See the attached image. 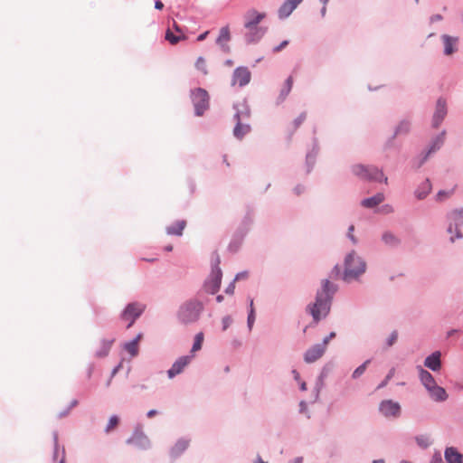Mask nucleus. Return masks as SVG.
Returning <instances> with one entry per match:
<instances>
[{
  "label": "nucleus",
  "instance_id": "nucleus-1",
  "mask_svg": "<svg viewBox=\"0 0 463 463\" xmlns=\"http://www.w3.org/2000/svg\"><path fill=\"white\" fill-rule=\"evenodd\" d=\"M335 290V287L328 279L323 280L322 289L317 293L315 303L307 307V310L316 323L328 315L332 296Z\"/></svg>",
  "mask_w": 463,
  "mask_h": 463
},
{
  "label": "nucleus",
  "instance_id": "nucleus-2",
  "mask_svg": "<svg viewBox=\"0 0 463 463\" xmlns=\"http://www.w3.org/2000/svg\"><path fill=\"white\" fill-rule=\"evenodd\" d=\"M265 13H259L258 11L251 9L249 10L244 15V27L249 31L246 34L247 41L253 43L259 40L263 32L258 27V24L265 18Z\"/></svg>",
  "mask_w": 463,
  "mask_h": 463
},
{
  "label": "nucleus",
  "instance_id": "nucleus-3",
  "mask_svg": "<svg viewBox=\"0 0 463 463\" xmlns=\"http://www.w3.org/2000/svg\"><path fill=\"white\" fill-rule=\"evenodd\" d=\"M365 262L355 252H351L345 258V267L344 272V279L350 281L356 279L365 271Z\"/></svg>",
  "mask_w": 463,
  "mask_h": 463
},
{
  "label": "nucleus",
  "instance_id": "nucleus-4",
  "mask_svg": "<svg viewBox=\"0 0 463 463\" xmlns=\"http://www.w3.org/2000/svg\"><path fill=\"white\" fill-rule=\"evenodd\" d=\"M203 306L198 301H188L179 309L178 318L184 324L195 322L201 314Z\"/></svg>",
  "mask_w": 463,
  "mask_h": 463
},
{
  "label": "nucleus",
  "instance_id": "nucleus-5",
  "mask_svg": "<svg viewBox=\"0 0 463 463\" xmlns=\"http://www.w3.org/2000/svg\"><path fill=\"white\" fill-rule=\"evenodd\" d=\"M353 173L361 179L368 181H377L387 183L385 177L381 170L377 167L364 165H355L352 168Z\"/></svg>",
  "mask_w": 463,
  "mask_h": 463
},
{
  "label": "nucleus",
  "instance_id": "nucleus-6",
  "mask_svg": "<svg viewBox=\"0 0 463 463\" xmlns=\"http://www.w3.org/2000/svg\"><path fill=\"white\" fill-rule=\"evenodd\" d=\"M192 101L197 116H202L209 108V95L203 89L198 88L192 91Z\"/></svg>",
  "mask_w": 463,
  "mask_h": 463
},
{
  "label": "nucleus",
  "instance_id": "nucleus-7",
  "mask_svg": "<svg viewBox=\"0 0 463 463\" xmlns=\"http://www.w3.org/2000/svg\"><path fill=\"white\" fill-rule=\"evenodd\" d=\"M145 305L137 302L130 303L126 307L121 314V318L122 320L128 322V328L132 326L136 319L141 316L145 310Z\"/></svg>",
  "mask_w": 463,
  "mask_h": 463
},
{
  "label": "nucleus",
  "instance_id": "nucleus-8",
  "mask_svg": "<svg viewBox=\"0 0 463 463\" xmlns=\"http://www.w3.org/2000/svg\"><path fill=\"white\" fill-rule=\"evenodd\" d=\"M220 260L217 257L216 265L213 268L209 279L205 282V288L207 292L211 294L216 293L221 286L222 281V270L219 267Z\"/></svg>",
  "mask_w": 463,
  "mask_h": 463
},
{
  "label": "nucleus",
  "instance_id": "nucleus-9",
  "mask_svg": "<svg viewBox=\"0 0 463 463\" xmlns=\"http://www.w3.org/2000/svg\"><path fill=\"white\" fill-rule=\"evenodd\" d=\"M449 219L450 223L448 228V232H455L457 238H461L462 234L459 228L463 226V209L453 211L449 215Z\"/></svg>",
  "mask_w": 463,
  "mask_h": 463
},
{
  "label": "nucleus",
  "instance_id": "nucleus-10",
  "mask_svg": "<svg viewBox=\"0 0 463 463\" xmlns=\"http://www.w3.org/2000/svg\"><path fill=\"white\" fill-rule=\"evenodd\" d=\"M326 347L325 345L321 344H316L309 347L305 354H304V360L307 364H312L318 359H320L324 354L326 353Z\"/></svg>",
  "mask_w": 463,
  "mask_h": 463
},
{
  "label": "nucleus",
  "instance_id": "nucleus-11",
  "mask_svg": "<svg viewBox=\"0 0 463 463\" xmlns=\"http://www.w3.org/2000/svg\"><path fill=\"white\" fill-rule=\"evenodd\" d=\"M251 78L250 71L246 67L237 68L232 75V85L243 87L247 85Z\"/></svg>",
  "mask_w": 463,
  "mask_h": 463
},
{
  "label": "nucleus",
  "instance_id": "nucleus-12",
  "mask_svg": "<svg viewBox=\"0 0 463 463\" xmlns=\"http://www.w3.org/2000/svg\"><path fill=\"white\" fill-rule=\"evenodd\" d=\"M380 411L385 417H397L400 415L401 407L392 401H383L380 405Z\"/></svg>",
  "mask_w": 463,
  "mask_h": 463
},
{
  "label": "nucleus",
  "instance_id": "nucleus-13",
  "mask_svg": "<svg viewBox=\"0 0 463 463\" xmlns=\"http://www.w3.org/2000/svg\"><path fill=\"white\" fill-rule=\"evenodd\" d=\"M447 114L446 101L442 99H439L436 104V109L433 115L432 125L434 128H438Z\"/></svg>",
  "mask_w": 463,
  "mask_h": 463
},
{
  "label": "nucleus",
  "instance_id": "nucleus-14",
  "mask_svg": "<svg viewBox=\"0 0 463 463\" xmlns=\"http://www.w3.org/2000/svg\"><path fill=\"white\" fill-rule=\"evenodd\" d=\"M190 360L191 358L189 356L178 358L167 372L169 378H173L182 373L184 368L190 363Z\"/></svg>",
  "mask_w": 463,
  "mask_h": 463
},
{
  "label": "nucleus",
  "instance_id": "nucleus-15",
  "mask_svg": "<svg viewBox=\"0 0 463 463\" xmlns=\"http://www.w3.org/2000/svg\"><path fill=\"white\" fill-rule=\"evenodd\" d=\"M231 40V33L229 26H223L220 30L219 36L216 40V43L222 50L225 52H228L230 51V47L228 45L229 41Z\"/></svg>",
  "mask_w": 463,
  "mask_h": 463
},
{
  "label": "nucleus",
  "instance_id": "nucleus-16",
  "mask_svg": "<svg viewBox=\"0 0 463 463\" xmlns=\"http://www.w3.org/2000/svg\"><path fill=\"white\" fill-rule=\"evenodd\" d=\"M234 119L236 120V126L233 129V135L238 139H241L246 134H248L250 130V128L248 124H243L241 120L240 113H236L234 115Z\"/></svg>",
  "mask_w": 463,
  "mask_h": 463
},
{
  "label": "nucleus",
  "instance_id": "nucleus-17",
  "mask_svg": "<svg viewBox=\"0 0 463 463\" xmlns=\"http://www.w3.org/2000/svg\"><path fill=\"white\" fill-rule=\"evenodd\" d=\"M303 0H287L279 10L280 18L288 17Z\"/></svg>",
  "mask_w": 463,
  "mask_h": 463
},
{
  "label": "nucleus",
  "instance_id": "nucleus-18",
  "mask_svg": "<svg viewBox=\"0 0 463 463\" xmlns=\"http://www.w3.org/2000/svg\"><path fill=\"white\" fill-rule=\"evenodd\" d=\"M444 44V53L451 55L457 51L458 38L449 35H442L441 37Z\"/></svg>",
  "mask_w": 463,
  "mask_h": 463
},
{
  "label": "nucleus",
  "instance_id": "nucleus-19",
  "mask_svg": "<svg viewBox=\"0 0 463 463\" xmlns=\"http://www.w3.org/2000/svg\"><path fill=\"white\" fill-rule=\"evenodd\" d=\"M424 365L434 372L439 370L441 366L440 353L437 351L429 355L424 361Z\"/></svg>",
  "mask_w": 463,
  "mask_h": 463
},
{
  "label": "nucleus",
  "instance_id": "nucleus-20",
  "mask_svg": "<svg viewBox=\"0 0 463 463\" xmlns=\"http://www.w3.org/2000/svg\"><path fill=\"white\" fill-rule=\"evenodd\" d=\"M419 375L421 383L425 386V388L429 391L430 388L436 385V382L433 376L423 368L420 367Z\"/></svg>",
  "mask_w": 463,
  "mask_h": 463
},
{
  "label": "nucleus",
  "instance_id": "nucleus-21",
  "mask_svg": "<svg viewBox=\"0 0 463 463\" xmlns=\"http://www.w3.org/2000/svg\"><path fill=\"white\" fill-rule=\"evenodd\" d=\"M428 392L430 397L436 402H443L448 398V394L445 389L440 386H438L437 384L430 388Z\"/></svg>",
  "mask_w": 463,
  "mask_h": 463
},
{
  "label": "nucleus",
  "instance_id": "nucleus-22",
  "mask_svg": "<svg viewBox=\"0 0 463 463\" xmlns=\"http://www.w3.org/2000/svg\"><path fill=\"white\" fill-rule=\"evenodd\" d=\"M189 446V440L181 439L172 447L170 454L173 458L180 456Z\"/></svg>",
  "mask_w": 463,
  "mask_h": 463
},
{
  "label": "nucleus",
  "instance_id": "nucleus-23",
  "mask_svg": "<svg viewBox=\"0 0 463 463\" xmlns=\"http://www.w3.org/2000/svg\"><path fill=\"white\" fill-rule=\"evenodd\" d=\"M383 200H384L383 194L379 193L373 197L364 199L362 201L361 204L366 208H373V207H375L376 205L380 204L381 203H383Z\"/></svg>",
  "mask_w": 463,
  "mask_h": 463
},
{
  "label": "nucleus",
  "instance_id": "nucleus-24",
  "mask_svg": "<svg viewBox=\"0 0 463 463\" xmlns=\"http://www.w3.org/2000/svg\"><path fill=\"white\" fill-rule=\"evenodd\" d=\"M186 226V222L184 220H179L175 222L174 224L168 226L166 228V232L171 235H182L184 229Z\"/></svg>",
  "mask_w": 463,
  "mask_h": 463
},
{
  "label": "nucleus",
  "instance_id": "nucleus-25",
  "mask_svg": "<svg viewBox=\"0 0 463 463\" xmlns=\"http://www.w3.org/2000/svg\"><path fill=\"white\" fill-rule=\"evenodd\" d=\"M127 442L128 444L140 445L143 448H146L148 445L149 440L147 437L142 432H136L130 439H128Z\"/></svg>",
  "mask_w": 463,
  "mask_h": 463
},
{
  "label": "nucleus",
  "instance_id": "nucleus-26",
  "mask_svg": "<svg viewBox=\"0 0 463 463\" xmlns=\"http://www.w3.org/2000/svg\"><path fill=\"white\" fill-rule=\"evenodd\" d=\"M445 458L449 463H462V455L454 448H448L446 449Z\"/></svg>",
  "mask_w": 463,
  "mask_h": 463
},
{
  "label": "nucleus",
  "instance_id": "nucleus-27",
  "mask_svg": "<svg viewBox=\"0 0 463 463\" xmlns=\"http://www.w3.org/2000/svg\"><path fill=\"white\" fill-rule=\"evenodd\" d=\"M431 190V184L429 179H426L424 182L421 183V184L419 186V188L416 191V196L419 199H423L427 196V194Z\"/></svg>",
  "mask_w": 463,
  "mask_h": 463
},
{
  "label": "nucleus",
  "instance_id": "nucleus-28",
  "mask_svg": "<svg viewBox=\"0 0 463 463\" xmlns=\"http://www.w3.org/2000/svg\"><path fill=\"white\" fill-rule=\"evenodd\" d=\"M111 345H112V341L102 340L99 343V349L96 351V355L98 357H105V356H107L109 354V351H110Z\"/></svg>",
  "mask_w": 463,
  "mask_h": 463
},
{
  "label": "nucleus",
  "instance_id": "nucleus-29",
  "mask_svg": "<svg viewBox=\"0 0 463 463\" xmlns=\"http://www.w3.org/2000/svg\"><path fill=\"white\" fill-rule=\"evenodd\" d=\"M292 86H293V77L289 76L286 80L285 84L280 91V98L282 100L285 99L286 97L288 95V93L290 92V90L292 89Z\"/></svg>",
  "mask_w": 463,
  "mask_h": 463
},
{
  "label": "nucleus",
  "instance_id": "nucleus-30",
  "mask_svg": "<svg viewBox=\"0 0 463 463\" xmlns=\"http://www.w3.org/2000/svg\"><path fill=\"white\" fill-rule=\"evenodd\" d=\"M119 424V418L116 415H113L109 418V422L105 428V432L109 433L114 430Z\"/></svg>",
  "mask_w": 463,
  "mask_h": 463
},
{
  "label": "nucleus",
  "instance_id": "nucleus-31",
  "mask_svg": "<svg viewBox=\"0 0 463 463\" xmlns=\"http://www.w3.org/2000/svg\"><path fill=\"white\" fill-rule=\"evenodd\" d=\"M184 34L175 35L170 29L165 32V39L172 44H176L180 40H184Z\"/></svg>",
  "mask_w": 463,
  "mask_h": 463
},
{
  "label": "nucleus",
  "instance_id": "nucleus-32",
  "mask_svg": "<svg viewBox=\"0 0 463 463\" xmlns=\"http://www.w3.org/2000/svg\"><path fill=\"white\" fill-rule=\"evenodd\" d=\"M125 349L132 356H136L138 353V345L137 340H133L125 345Z\"/></svg>",
  "mask_w": 463,
  "mask_h": 463
},
{
  "label": "nucleus",
  "instance_id": "nucleus-33",
  "mask_svg": "<svg viewBox=\"0 0 463 463\" xmlns=\"http://www.w3.org/2000/svg\"><path fill=\"white\" fill-rule=\"evenodd\" d=\"M203 342V334L202 332H200L194 337V343L192 347V352L194 353L196 351H199L202 348Z\"/></svg>",
  "mask_w": 463,
  "mask_h": 463
},
{
  "label": "nucleus",
  "instance_id": "nucleus-34",
  "mask_svg": "<svg viewBox=\"0 0 463 463\" xmlns=\"http://www.w3.org/2000/svg\"><path fill=\"white\" fill-rule=\"evenodd\" d=\"M444 142V133H442L440 136H439L432 143L431 147L428 154H430L431 152L436 151L440 147V146Z\"/></svg>",
  "mask_w": 463,
  "mask_h": 463
},
{
  "label": "nucleus",
  "instance_id": "nucleus-35",
  "mask_svg": "<svg viewBox=\"0 0 463 463\" xmlns=\"http://www.w3.org/2000/svg\"><path fill=\"white\" fill-rule=\"evenodd\" d=\"M195 66L197 70L201 71L203 74H207L206 61L203 57H199L196 61Z\"/></svg>",
  "mask_w": 463,
  "mask_h": 463
},
{
  "label": "nucleus",
  "instance_id": "nucleus-36",
  "mask_svg": "<svg viewBox=\"0 0 463 463\" xmlns=\"http://www.w3.org/2000/svg\"><path fill=\"white\" fill-rule=\"evenodd\" d=\"M369 363H370V361H369V360H367V361H365L362 365H360L359 367H357V368L354 370V372L353 373V377H354V378H358L359 376H361V375L364 373V371H365V369H366V367H367V364H368Z\"/></svg>",
  "mask_w": 463,
  "mask_h": 463
},
{
  "label": "nucleus",
  "instance_id": "nucleus-37",
  "mask_svg": "<svg viewBox=\"0 0 463 463\" xmlns=\"http://www.w3.org/2000/svg\"><path fill=\"white\" fill-rule=\"evenodd\" d=\"M307 115L306 113L300 114L294 121H293V127L292 128L296 130L305 120H306Z\"/></svg>",
  "mask_w": 463,
  "mask_h": 463
},
{
  "label": "nucleus",
  "instance_id": "nucleus-38",
  "mask_svg": "<svg viewBox=\"0 0 463 463\" xmlns=\"http://www.w3.org/2000/svg\"><path fill=\"white\" fill-rule=\"evenodd\" d=\"M255 320L254 309H253V300H250V312L248 317V326L250 328L252 327V325Z\"/></svg>",
  "mask_w": 463,
  "mask_h": 463
},
{
  "label": "nucleus",
  "instance_id": "nucleus-39",
  "mask_svg": "<svg viewBox=\"0 0 463 463\" xmlns=\"http://www.w3.org/2000/svg\"><path fill=\"white\" fill-rule=\"evenodd\" d=\"M383 240L386 244L390 245L394 244L396 242V238L392 234L388 232L383 235Z\"/></svg>",
  "mask_w": 463,
  "mask_h": 463
},
{
  "label": "nucleus",
  "instance_id": "nucleus-40",
  "mask_svg": "<svg viewBox=\"0 0 463 463\" xmlns=\"http://www.w3.org/2000/svg\"><path fill=\"white\" fill-rule=\"evenodd\" d=\"M452 194V191H439L437 194V200L438 201H443L447 198H449Z\"/></svg>",
  "mask_w": 463,
  "mask_h": 463
},
{
  "label": "nucleus",
  "instance_id": "nucleus-41",
  "mask_svg": "<svg viewBox=\"0 0 463 463\" xmlns=\"http://www.w3.org/2000/svg\"><path fill=\"white\" fill-rule=\"evenodd\" d=\"M397 338H398L397 332H392L387 341V346L388 347L392 346L396 342Z\"/></svg>",
  "mask_w": 463,
  "mask_h": 463
},
{
  "label": "nucleus",
  "instance_id": "nucleus-42",
  "mask_svg": "<svg viewBox=\"0 0 463 463\" xmlns=\"http://www.w3.org/2000/svg\"><path fill=\"white\" fill-rule=\"evenodd\" d=\"M54 455H53V459L56 460L59 454H60V449H59V446H58V438H57V435H54Z\"/></svg>",
  "mask_w": 463,
  "mask_h": 463
},
{
  "label": "nucleus",
  "instance_id": "nucleus-43",
  "mask_svg": "<svg viewBox=\"0 0 463 463\" xmlns=\"http://www.w3.org/2000/svg\"><path fill=\"white\" fill-rule=\"evenodd\" d=\"M288 44V41H283L279 45L273 48V52H279Z\"/></svg>",
  "mask_w": 463,
  "mask_h": 463
},
{
  "label": "nucleus",
  "instance_id": "nucleus-44",
  "mask_svg": "<svg viewBox=\"0 0 463 463\" xmlns=\"http://www.w3.org/2000/svg\"><path fill=\"white\" fill-rule=\"evenodd\" d=\"M232 324V318L230 317H225L222 318V329L226 330L230 325Z\"/></svg>",
  "mask_w": 463,
  "mask_h": 463
},
{
  "label": "nucleus",
  "instance_id": "nucleus-45",
  "mask_svg": "<svg viewBox=\"0 0 463 463\" xmlns=\"http://www.w3.org/2000/svg\"><path fill=\"white\" fill-rule=\"evenodd\" d=\"M335 337V332H331L326 337L324 338L322 344L325 345L326 347H327V345L330 342V340H332Z\"/></svg>",
  "mask_w": 463,
  "mask_h": 463
},
{
  "label": "nucleus",
  "instance_id": "nucleus-46",
  "mask_svg": "<svg viewBox=\"0 0 463 463\" xmlns=\"http://www.w3.org/2000/svg\"><path fill=\"white\" fill-rule=\"evenodd\" d=\"M248 277V273L247 272H241V273H238L235 277V280H239V279H246Z\"/></svg>",
  "mask_w": 463,
  "mask_h": 463
},
{
  "label": "nucleus",
  "instance_id": "nucleus-47",
  "mask_svg": "<svg viewBox=\"0 0 463 463\" xmlns=\"http://www.w3.org/2000/svg\"><path fill=\"white\" fill-rule=\"evenodd\" d=\"M353 232H354V226L352 225V226L349 227L348 237L353 241V242L355 243L356 240H355V238L354 237V235L352 233Z\"/></svg>",
  "mask_w": 463,
  "mask_h": 463
},
{
  "label": "nucleus",
  "instance_id": "nucleus-48",
  "mask_svg": "<svg viewBox=\"0 0 463 463\" xmlns=\"http://www.w3.org/2000/svg\"><path fill=\"white\" fill-rule=\"evenodd\" d=\"M155 7H156V9L161 10V9H163V7H164V4H163L160 0H156V1L155 2Z\"/></svg>",
  "mask_w": 463,
  "mask_h": 463
},
{
  "label": "nucleus",
  "instance_id": "nucleus-49",
  "mask_svg": "<svg viewBox=\"0 0 463 463\" xmlns=\"http://www.w3.org/2000/svg\"><path fill=\"white\" fill-rule=\"evenodd\" d=\"M208 33H209V32H208V31H206V32H204L203 33L200 34V35L198 36V38H197V41H199V42L203 41V40L206 38V36H207V34H208Z\"/></svg>",
  "mask_w": 463,
  "mask_h": 463
},
{
  "label": "nucleus",
  "instance_id": "nucleus-50",
  "mask_svg": "<svg viewBox=\"0 0 463 463\" xmlns=\"http://www.w3.org/2000/svg\"><path fill=\"white\" fill-rule=\"evenodd\" d=\"M157 414V411L156 410H150L148 412H147V417L148 418H152L154 416H156Z\"/></svg>",
  "mask_w": 463,
  "mask_h": 463
},
{
  "label": "nucleus",
  "instance_id": "nucleus-51",
  "mask_svg": "<svg viewBox=\"0 0 463 463\" xmlns=\"http://www.w3.org/2000/svg\"><path fill=\"white\" fill-rule=\"evenodd\" d=\"M394 373H395V369L394 368L391 369L389 373L386 376L387 380H390L391 378H392Z\"/></svg>",
  "mask_w": 463,
  "mask_h": 463
},
{
  "label": "nucleus",
  "instance_id": "nucleus-52",
  "mask_svg": "<svg viewBox=\"0 0 463 463\" xmlns=\"http://www.w3.org/2000/svg\"><path fill=\"white\" fill-rule=\"evenodd\" d=\"M417 442H418L420 446H422V447H426V446L428 445V444L423 440V439H420V438H418V439H417Z\"/></svg>",
  "mask_w": 463,
  "mask_h": 463
},
{
  "label": "nucleus",
  "instance_id": "nucleus-53",
  "mask_svg": "<svg viewBox=\"0 0 463 463\" xmlns=\"http://www.w3.org/2000/svg\"><path fill=\"white\" fill-rule=\"evenodd\" d=\"M174 28L176 32L180 33V34H183L180 27L177 25V24L175 22H174Z\"/></svg>",
  "mask_w": 463,
  "mask_h": 463
},
{
  "label": "nucleus",
  "instance_id": "nucleus-54",
  "mask_svg": "<svg viewBox=\"0 0 463 463\" xmlns=\"http://www.w3.org/2000/svg\"><path fill=\"white\" fill-rule=\"evenodd\" d=\"M292 373H293V374H294V378H295L297 381H298V380H299V373H298V371H296V370H293V372H292Z\"/></svg>",
  "mask_w": 463,
  "mask_h": 463
},
{
  "label": "nucleus",
  "instance_id": "nucleus-55",
  "mask_svg": "<svg viewBox=\"0 0 463 463\" xmlns=\"http://www.w3.org/2000/svg\"><path fill=\"white\" fill-rule=\"evenodd\" d=\"M61 460L59 461V463H64V449H61Z\"/></svg>",
  "mask_w": 463,
  "mask_h": 463
},
{
  "label": "nucleus",
  "instance_id": "nucleus-56",
  "mask_svg": "<svg viewBox=\"0 0 463 463\" xmlns=\"http://www.w3.org/2000/svg\"><path fill=\"white\" fill-rule=\"evenodd\" d=\"M300 389H301L302 391H306V390H307V384H306V383H305V382H302V383H300Z\"/></svg>",
  "mask_w": 463,
  "mask_h": 463
},
{
  "label": "nucleus",
  "instance_id": "nucleus-57",
  "mask_svg": "<svg viewBox=\"0 0 463 463\" xmlns=\"http://www.w3.org/2000/svg\"><path fill=\"white\" fill-rule=\"evenodd\" d=\"M233 288H234V286H233V285H232V286H230V287L227 288L226 292L232 294V293H233Z\"/></svg>",
  "mask_w": 463,
  "mask_h": 463
},
{
  "label": "nucleus",
  "instance_id": "nucleus-58",
  "mask_svg": "<svg viewBox=\"0 0 463 463\" xmlns=\"http://www.w3.org/2000/svg\"><path fill=\"white\" fill-rule=\"evenodd\" d=\"M326 13V6L324 5V6L321 9V14L322 16H325Z\"/></svg>",
  "mask_w": 463,
  "mask_h": 463
},
{
  "label": "nucleus",
  "instance_id": "nucleus-59",
  "mask_svg": "<svg viewBox=\"0 0 463 463\" xmlns=\"http://www.w3.org/2000/svg\"><path fill=\"white\" fill-rule=\"evenodd\" d=\"M388 381L389 380H387V378H385V380L379 385V388L385 386L387 384Z\"/></svg>",
  "mask_w": 463,
  "mask_h": 463
},
{
  "label": "nucleus",
  "instance_id": "nucleus-60",
  "mask_svg": "<svg viewBox=\"0 0 463 463\" xmlns=\"http://www.w3.org/2000/svg\"><path fill=\"white\" fill-rule=\"evenodd\" d=\"M255 463H266L260 457H258Z\"/></svg>",
  "mask_w": 463,
  "mask_h": 463
},
{
  "label": "nucleus",
  "instance_id": "nucleus-61",
  "mask_svg": "<svg viewBox=\"0 0 463 463\" xmlns=\"http://www.w3.org/2000/svg\"><path fill=\"white\" fill-rule=\"evenodd\" d=\"M294 463H302V458H297L294 460Z\"/></svg>",
  "mask_w": 463,
  "mask_h": 463
},
{
  "label": "nucleus",
  "instance_id": "nucleus-62",
  "mask_svg": "<svg viewBox=\"0 0 463 463\" xmlns=\"http://www.w3.org/2000/svg\"><path fill=\"white\" fill-rule=\"evenodd\" d=\"M373 463H385L383 459L374 460Z\"/></svg>",
  "mask_w": 463,
  "mask_h": 463
},
{
  "label": "nucleus",
  "instance_id": "nucleus-63",
  "mask_svg": "<svg viewBox=\"0 0 463 463\" xmlns=\"http://www.w3.org/2000/svg\"><path fill=\"white\" fill-rule=\"evenodd\" d=\"M334 271L335 272V275H336V276H337V275L339 274V272H340V271H339L338 267H335V269H334Z\"/></svg>",
  "mask_w": 463,
  "mask_h": 463
},
{
  "label": "nucleus",
  "instance_id": "nucleus-64",
  "mask_svg": "<svg viewBox=\"0 0 463 463\" xmlns=\"http://www.w3.org/2000/svg\"><path fill=\"white\" fill-rule=\"evenodd\" d=\"M431 463H443L442 460L439 458V459H436L434 461H432Z\"/></svg>",
  "mask_w": 463,
  "mask_h": 463
}]
</instances>
